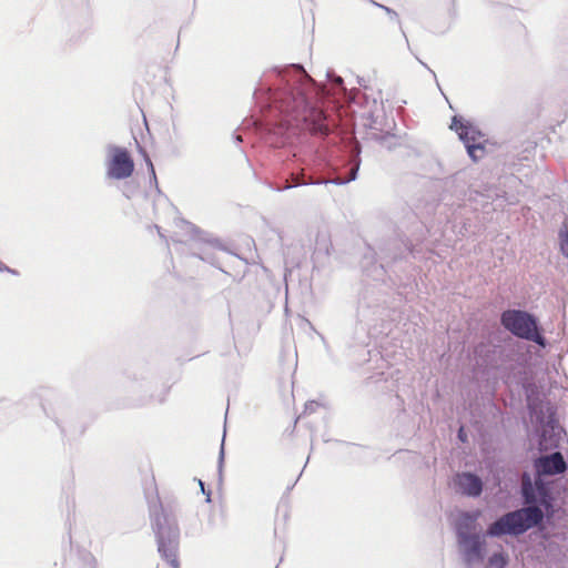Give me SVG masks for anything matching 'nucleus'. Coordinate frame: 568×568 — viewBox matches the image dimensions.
Instances as JSON below:
<instances>
[{
	"label": "nucleus",
	"instance_id": "nucleus-1",
	"mask_svg": "<svg viewBox=\"0 0 568 568\" xmlns=\"http://www.w3.org/2000/svg\"><path fill=\"white\" fill-rule=\"evenodd\" d=\"M542 511L537 506H529L503 516L488 528V535L521 534L542 520Z\"/></svg>",
	"mask_w": 568,
	"mask_h": 568
},
{
	"label": "nucleus",
	"instance_id": "nucleus-2",
	"mask_svg": "<svg viewBox=\"0 0 568 568\" xmlns=\"http://www.w3.org/2000/svg\"><path fill=\"white\" fill-rule=\"evenodd\" d=\"M503 326L514 335L532 341L541 346L545 345L544 337L539 334L537 322L534 316L519 310H508L501 314Z\"/></svg>",
	"mask_w": 568,
	"mask_h": 568
},
{
	"label": "nucleus",
	"instance_id": "nucleus-3",
	"mask_svg": "<svg viewBox=\"0 0 568 568\" xmlns=\"http://www.w3.org/2000/svg\"><path fill=\"white\" fill-rule=\"evenodd\" d=\"M158 551L171 568H181L179 560L180 530L178 525L169 524V518L163 516V524L158 520Z\"/></svg>",
	"mask_w": 568,
	"mask_h": 568
},
{
	"label": "nucleus",
	"instance_id": "nucleus-4",
	"mask_svg": "<svg viewBox=\"0 0 568 568\" xmlns=\"http://www.w3.org/2000/svg\"><path fill=\"white\" fill-rule=\"evenodd\" d=\"M292 111L294 120L297 123L301 122L303 129L307 130L311 134H329L331 130L323 110L307 103L303 95H298L295 99V105Z\"/></svg>",
	"mask_w": 568,
	"mask_h": 568
},
{
	"label": "nucleus",
	"instance_id": "nucleus-5",
	"mask_svg": "<svg viewBox=\"0 0 568 568\" xmlns=\"http://www.w3.org/2000/svg\"><path fill=\"white\" fill-rule=\"evenodd\" d=\"M134 172V161L130 152L121 146H113L109 151L106 161V175L114 180H124Z\"/></svg>",
	"mask_w": 568,
	"mask_h": 568
},
{
	"label": "nucleus",
	"instance_id": "nucleus-6",
	"mask_svg": "<svg viewBox=\"0 0 568 568\" xmlns=\"http://www.w3.org/2000/svg\"><path fill=\"white\" fill-rule=\"evenodd\" d=\"M537 475H557L566 470L567 465L560 453L542 456L535 462Z\"/></svg>",
	"mask_w": 568,
	"mask_h": 568
},
{
	"label": "nucleus",
	"instance_id": "nucleus-7",
	"mask_svg": "<svg viewBox=\"0 0 568 568\" xmlns=\"http://www.w3.org/2000/svg\"><path fill=\"white\" fill-rule=\"evenodd\" d=\"M449 128L457 132L459 139L466 146L473 142L481 140L483 138L478 130H476L470 123L463 121V119L457 115L452 119Z\"/></svg>",
	"mask_w": 568,
	"mask_h": 568
},
{
	"label": "nucleus",
	"instance_id": "nucleus-8",
	"mask_svg": "<svg viewBox=\"0 0 568 568\" xmlns=\"http://www.w3.org/2000/svg\"><path fill=\"white\" fill-rule=\"evenodd\" d=\"M455 484L463 494L468 496H478L483 490L480 478L470 473L458 474Z\"/></svg>",
	"mask_w": 568,
	"mask_h": 568
},
{
	"label": "nucleus",
	"instance_id": "nucleus-9",
	"mask_svg": "<svg viewBox=\"0 0 568 568\" xmlns=\"http://www.w3.org/2000/svg\"><path fill=\"white\" fill-rule=\"evenodd\" d=\"M536 487L531 484L529 476L525 475L523 477V494L526 503L532 504L538 500L544 501L548 496L547 488L544 483L538 478L535 483Z\"/></svg>",
	"mask_w": 568,
	"mask_h": 568
},
{
	"label": "nucleus",
	"instance_id": "nucleus-10",
	"mask_svg": "<svg viewBox=\"0 0 568 568\" xmlns=\"http://www.w3.org/2000/svg\"><path fill=\"white\" fill-rule=\"evenodd\" d=\"M459 544L465 547V555L468 562L483 559V549L485 541L477 534L459 539Z\"/></svg>",
	"mask_w": 568,
	"mask_h": 568
},
{
	"label": "nucleus",
	"instance_id": "nucleus-11",
	"mask_svg": "<svg viewBox=\"0 0 568 568\" xmlns=\"http://www.w3.org/2000/svg\"><path fill=\"white\" fill-rule=\"evenodd\" d=\"M480 516V511L476 510L474 513H463L459 516L458 523H457V534L458 538H466L468 536H471V531L476 528V521Z\"/></svg>",
	"mask_w": 568,
	"mask_h": 568
},
{
	"label": "nucleus",
	"instance_id": "nucleus-12",
	"mask_svg": "<svg viewBox=\"0 0 568 568\" xmlns=\"http://www.w3.org/2000/svg\"><path fill=\"white\" fill-rule=\"evenodd\" d=\"M467 152L474 161H478L485 155V146L481 144V140L468 144Z\"/></svg>",
	"mask_w": 568,
	"mask_h": 568
},
{
	"label": "nucleus",
	"instance_id": "nucleus-13",
	"mask_svg": "<svg viewBox=\"0 0 568 568\" xmlns=\"http://www.w3.org/2000/svg\"><path fill=\"white\" fill-rule=\"evenodd\" d=\"M507 565V557L503 554L493 555L487 564V568H505Z\"/></svg>",
	"mask_w": 568,
	"mask_h": 568
},
{
	"label": "nucleus",
	"instance_id": "nucleus-14",
	"mask_svg": "<svg viewBox=\"0 0 568 568\" xmlns=\"http://www.w3.org/2000/svg\"><path fill=\"white\" fill-rule=\"evenodd\" d=\"M560 237V251L565 256L568 257V224H564L559 234Z\"/></svg>",
	"mask_w": 568,
	"mask_h": 568
},
{
	"label": "nucleus",
	"instance_id": "nucleus-15",
	"mask_svg": "<svg viewBox=\"0 0 568 568\" xmlns=\"http://www.w3.org/2000/svg\"><path fill=\"white\" fill-rule=\"evenodd\" d=\"M308 182L304 180V174H292L291 175V182L286 181V184L284 185V189H290L292 186H297V185H304V184H307Z\"/></svg>",
	"mask_w": 568,
	"mask_h": 568
},
{
	"label": "nucleus",
	"instance_id": "nucleus-16",
	"mask_svg": "<svg viewBox=\"0 0 568 568\" xmlns=\"http://www.w3.org/2000/svg\"><path fill=\"white\" fill-rule=\"evenodd\" d=\"M145 161H146V164H148V166L150 169V173H151L152 178L154 180H156L155 170H154L153 163H152L151 159L148 156V154H145Z\"/></svg>",
	"mask_w": 568,
	"mask_h": 568
},
{
	"label": "nucleus",
	"instance_id": "nucleus-17",
	"mask_svg": "<svg viewBox=\"0 0 568 568\" xmlns=\"http://www.w3.org/2000/svg\"><path fill=\"white\" fill-rule=\"evenodd\" d=\"M357 170H358V166L352 169L349 180H354L355 179Z\"/></svg>",
	"mask_w": 568,
	"mask_h": 568
},
{
	"label": "nucleus",
	"instance_id": "nucleus-18",
	"mask_svg": "<svg viewBox=\"0 0 568 568\" xmlns=\"http://www.w3.org/2000/svg\"><path fill=\"white\" fill-rule=\"evenodd\" d=\"M458 436H459V438H460L463 442H465V437H464V429H463V427L459 429Z\"/></svg>",
	"mask_w": 568,
	"mask_h": 568
},
{
	"label": "nucleus",
	"instance_id": "nucleus-19",
	"mask_svg": "<svg viewBox=\"0 0 568 568\" xmlns=\"http://www.w3.org/2000/svg\"><path fill=\"white\" fill-rule=\"evenodd\" d=\"M564 224H568V220Z\"/></svg>",
	"mask_w": 568,
	"mask_h": 568
}]
</instances>
